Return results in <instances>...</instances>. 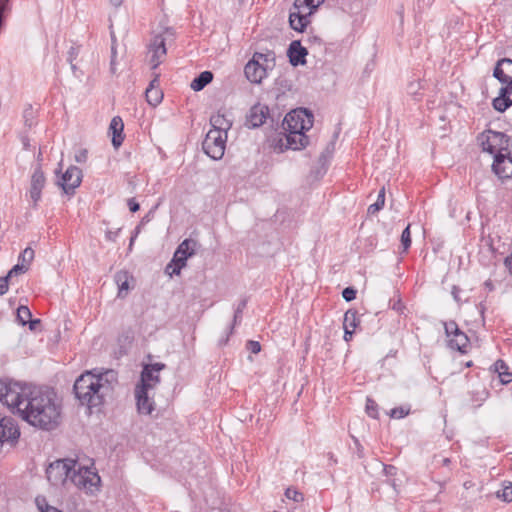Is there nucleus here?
<instances>
[{"mask_svg":"<svg viewBox=\"0 0 512 512\" xmlns=\"http://www.w3.org/2000/svg\"><path fill=\"white\" fill-rule=\"evenodd\" d=\"M25 400L19 413L23 420L43 430H52L59 424L60 405L52 389L33 388Z\"/></svg>","mask_w":512,"mask_h":512,"instance_id":"nucleus-1","label":"nucleus"},{"mask_svg":"<svg viewBox=\"0 0 512 512\" xmlns=\"http://www.w3.org/2000/svg\"><path fill=\"white\" fill-rule=\"evenodd\" d=\"M116 383L117 372L112 369L100 373L86 371L76 379L73 391L79 402L91 409L104 403Z\"/></svg>","mask_w":512,"mask_h":512,"instance_id":"nucleus-2","label":"nucleus"},{"mask_svg":"<svg viewBox=\"0 0 512 512\" xmlns=\"http://www.w3.org/2000/svg\"><path fill=\"white\" fill-rule=\"evenodd\" d=\"M31 389L9 379L0 380V402L13 413H20Z\"/></svg>","mask_w":512,"mask_h":512,"instance_id":"nucleus-3","label":"nucleus"},{"mask_svg":"<svg viewBox=\"0 0 512 512\" xmlns=\"http://www.w3.org/2000/svg\"><path fill=\"white\" fill-rule=\"evenodd\" d=\"M69 484L76 486L81 490L93 493L98 489L100 484V476L97 472L92 471L90 468L81 466L75 461L74 469L71 470Z\"/></svg>","mask_w":512,"mask_h":512,"instance_id":"nucleus-4","label":"nucleus"},{"mask_svg":"<svg viewBox=\"0 0 512 512\" xmlns=\"http://www.w3.org/2000/svg\"><path fill=\"white\" fill-rule=\"evenodd\" d=\"M478 141L482 150L497 156L500 153H509V137L502 133L492 130L482 132L478 136Z\"/></svg>","mask_w":512,"mask_h":512,"instance_id":"nucleus-5","label":"nucleus"},{"mask_svg":"<svg viewBox=\"0 0 512 512\" xmlns=\"http://www.w3.org/2000/svg\"><path fill=\"white\" fill-rule=\"evenodd\" d=\"M75 460L60 459L49 464L46 469L47 480L54 486L68 485Z\"/></svg>","mask_w":512,"mask_h":512,"instance_id":"nucleus-6","label":"nucleus"},{"mask_svg":"<svg viewBox=\"0 0 512 512\" xmlns=\"http://www.w3.org/2000/svg\"><path fill=\"white\" fill-rule=\"evenodd\" d=\"M282 126L284 131H308L313 126V115L307 109H296L285 116Z\"/></svg>","mask_w":512,"mask_h":512,"instance_id":"nucleus-7","label":"nucleus"},{"mask_svg":"<svg viewBox=\"0 0 512 512\" xmlns=\"http://www.w3.org/2000/svg\"><path fill=\"white\" fill-rule=\"evenodd\" d=\"M227 135L217 130H209L202 143L203 151L212 159L219 160L223 157L226 147Z\"/></svg>","mask_w":512,"mask_h":512,"instance_id":"nucleus-8","label":"nucleus"},{"mask_svg":"<svg viewBox=\"0 0 512 512\" xmlns=\"http://www.w3.org/2000/svg\"><path fill=\"white\" fill-rule=\"evenodd\" d=\"M168 36H173V32L170 29H166L163 34L156 35L149 46V63L152 69H156L166 56L167 50L165 42Z\"/></svg>","mask_w":512,"mask_h":512,"instance_id":"nucleus-9","label":"nucleus"},{"mask_svg":"<svg viewBox=\"0 0 512 512\" xmlns=\"http://www.w3.org/2000/svg\"><path fill=\"white\" fill-rule=\"evenodd\" d=\"M444 329L449 347L464 353L469 344L467 335L459 329L455 321L444 322Z\"/></svg>","mask_w":512,"mask_h":512,"instance_id":"nucleus-10","label":"nucleus"},{"mask_svg":"<svg viewBox=\"0 0 512 512\" xmlns=\"http://www.w3.org/2000/svg\"><path fill=\"white\" fill-rule=\"evenodd\" d=\"M82 179V171L76 166H70L57 181V184L66 194H73L75 189L80 185Z\"/></svg>","mask_w":512,"mask_h":512,"instance_id":"nucleus-11","label":"nucleus"},{"mask_svg":"<svg viewBox=\"0 0 512 512\" xmlns=\"http://www.w3.org/2000/svg\"><path fill=\"white\" fill-rule=\"evenodd\" d=\"M165 367L162 363L149 364L144 366L141 373L140 384L137 386L153 390L160 382L159 372Z\"/></svg>","mask_w":512,"mask_h":512,"instance_id":"nucleus-12","label":"nucleus"},{"mask_svg":"<svg viewBox=\"0 0 512 512\" xmlns=\"http://www.w3.org/2000/svg\"><path fill=\"white\" fill-rule=\"evenodd\" d=\"M150 389L136 386L135 388V399L137 411L142 415H151L155 409V402L150 396Z\"/></svg>","mask_w":512,"mask_h":512,"instance_id":"nucleus-13","label":"nucleus"},{"mask_svg":"<svg viewBox=\"0 0 512 512\" xmlns=\"http://www.w3.org/2000/svg\"><path fill=\"white\" fill-rule=\"evenodd\" d=\"M492 170L499 179L512 178V157L509 153H500L494 157Z\"/></svg>","mask_w":512,"mask_h":512,"instance_id":"nucleus-14","label":"nucleus"},{"mask_svg":"<svg viewBox=\"0 0 512 512\" xmlns=\"http://www.w3.org/2000/svg\"><path fill=\"white\" fill-rule=\"evenodd\" d=\"M19 436L20 432L13 418H0V444L4 442L14 444Z\"/></svg>","mask_w":512,"mask_h":512,"instance_id":"nucleus-15","label":"nucleus"},{"mask_svg":"<svg viewBox=\"0 0 512 512\" xmlns=\"http://www.w3.org/2000/svg\"><path fill=\"white\" fill-rule=\"evenodd\" d=\"M281 146L286 149L300 150L308 144V137L304 132L285 131L284 137L280 138Z\"/></svg>","mask_w":512,"mask_h":512,"instance_id":"nucleus-16","label":"nucleus"},{"mask_svg":"<svg viewBox=\"0 0 512 512\" xmlns=\"http://www.w3.org/2000/svg\"><path fill=\"white\" fill-rule=\"evenodd\" d=\"M46 183V179L43 171L38 167L34 170L31 176L30 182V198L33 201V205L36 206L38 201L41 199V192Z\"/></svg>","mask_w":512,"mask_h":512,"instance_id":"nucleus-17","label":"nucleus"},{"mask_svg":"<svg viewBox=\"0 0 512 512\" xmlns=\"http://www.w3.org/2000/svg\"><path fill=\"white\" fill-rule=\"evenodd\" d=\"M270 66L265 64V67L260 66L256 60H250L244 68L246 78L255 84H259L267 76V70Z\"/></svg>","mask_w":512,"mask_h":512,"instance_id":"nucleus-18","label":"nucleus"},{"mask_svg":"<svg viewBox=\"0 0 512 512\" xmlns=\"http://www.w3.org/2000/svg\"><path fill=\"white\" fill-rule=\"evenodd\" d=\"M198 243L193 239H185L182 241L174 252L173 259L180 265H185L187 259L195 254Z\"/></svg>","mask_w":512,"mask_h":512,"instance_id":"nucleus-19","label":"nucleus"},{"mask_svg":"<svg viewBox=\"0 0 512 512\" xmlns=\"http://www.w3.org/2000/svg\"><path fill=\"white\" fill-rule=\"evenodd\" d=\"M493 76L505 86L512 85V60L503 58L499 60L493 72Z\"/></svg>","mask_w":512,"mask_h":512,"instance_id":"nucleus-20","label":"nucleus"},{"mask_svg":"<svg viewBox=\"0 0 512 512\" xmlns=\"http://www.w3.org/2000/svg\"><path fill=\"white\" fill-rule=\"evenodd\" d=\"M268 114V107L258 103L251 107L247 115V123L253 128L259 127L265 122Z\"/></svg>","mask_w":512,"mask_h":512,"instance_id":"nucleus-21","label":"nucleus"},{"mask_svg":"<svg viewBox=\"0 0 512 512\" xmlns=\"http://www.w3.org/2000/svg\"><path fill=\"white\" fill-rule=\"evenodd\" d=\"M287 55L291 65H303L306 63L307 49L301 45L299 40H294L289 45Z\"/></svg>","mask_w":512,"mask_h":512,"instance_id":"nucleus-22","label":"nucleus"},{"mask_svg":"<svg viewBox=\"0 0 512 512\" xmlns=\"http://www.w3.org/2000/svg\"><path fill=\"white\" fill-rule=\"evenodd\" d=\"M511 94L512 85L501 87L499 90V95L493 99V108L498 112L506 111L510 106H512V100L510 99Z\"/></svg>","mask_w":512,"mask_h":512,"instance_id":"nucleus-23","label":"nucleus"},{"mask_svg":"<svg viewBox=\"0 0 512 512\" xmlns=\"http://www.w3.org/2000/svg\"><path fill=\"white\" fill-rule=\"evenodd\" d=\"M309 14L302 13L299 10H295L292 8L289 14V24L290 27L298 32H303L307 25L310 23Z\"/></svg>","mask_w":512,"mask_h":512,"instance_id":"nucleus-24","label":"nucleus"},{"mask_svg":"<svg viewBox=\"0 0 512 512\" xmlns=\"http://www.w3.org/2000/svg\"><path fill=\"white\" fill-rule=\"evenodd\" d=\"M123 121L120 117L116 116L111 120L109 130L112 132V144L115 148L121 146L124 138L122 136L123 132Z\"/></svg>","mask_w":512,"mask_h":512,"instance_id":"nucleus-25","label":"nucleus"},{"mask_svg":"<svg viewBox=\"0 0 512 512\" xmlns=\"http://www.w3.org/2000/svg\"><path fill=\"white\" fill-rule=\"evenodd\" d=\"M132 278L127 271H118L114 275L115 283L118 286V296L125 297L130 289L129 280Z\"/></svg>","mask_w":512,"mask_h":512,"instance_id":"nucleus-26","label":"nucleus"},{"mask_svg":"<svg viewBox=\"0 0 512 512\" xmlns=\"http://www.w3.org/2000/svg\"><path fill=\"white\" fill-rule=\"evenodd\" d=\"M212 126L211 130H217L221 134L227 135V131L231 128L232 123L228 120L225 115L217 113L210 118Z\"/></svg>","mask_w":512,"mask_h":512,"instance_id":"nucleus-27","label":"nucleus"},{"mask_svg":"<svg viewBox=\"0 0 512 512\" xmlns=\"http://www.w3.org/2000/svg\"><path fill=\"white\" fill-rule=\"evenodd\" d=\"M324 2V0H295L293 8L302 13L312 15L314 11Z\"/></svg>","mask_w":512,"mask_h":512,"instance_id":"nucleus-28","label":"nucleus"},{"mask_svg":"<svg viewBox=\"0 0 512 512\" xmlns=\"http://www.w3.org/2000/svg\"><path fill=\"white\" fill-rule=\"evenodd\" d=\"M213 80V73L211 71L201 72L190 84L192 90L198 92L204 89Z\"/></svg>","mask_w":512,"mask_h":512,"instance_id":"nucleus-29","label":"nucleus"},{"mask_svg":"<svg viewBox=\"0 0 512 512\" xmlns=\"http://www.w3.org/2000/svg\"><path fill=\"white\" fill-rule=\"evenodd\" d=\"M494 367H495V371L499 375L500 381L503 384H508V383L512 382V373L509 372V367L505 361L498 359L495 362Z\"/></svg>","mask_w":512,"mask_h":512,"instance_id":"nucleus-30","label":"nucleus"},{"mask_svg":"<svg viewBox=\"0 0 512 512\" xmlns=\"http://www.w3.org/2000/svg\"><path fill=\"white\" fill-rule=\"evenodd\" d=\"M147 102L152 106H157L163 99V92L157 86L149 85L145 91Z\"/></svg>","mask_w":512,"mask_h":512,"instance_id":"nucleus-31","label":"nucleus"},{"mask_svg":"<svg viewBox=\"0 0 512 512\" xmlns=\"http://www.w3.org/2000/svg\"><path fill=\"white\" fill-rule=\"evenodd\" d=\"M251 60H256L260 66L265 67V64L270 66V69L274 65V54L272 52H268L266 54L256 52L254 53Z\"/></svg>","mask_w":512,"mask_h":512,"instance_id":"nucleus-32","label":"nucleus"},{"mask_svg":"<svg viewBox=\"0 0 512 512\" xmlns=\"http://www.w3.org/2000/svg\"><path fill=\"white\" fill-rule=\"evenodd\" d=\"M357 325H358L357 312L348 310L344 315V320H343L344 329L355 330Z\"/></svg>","mask_w":512,"mask_h":512,"instance_id":"nucleus-33","label":"nucleus"},{"mask_svg":"<svg viewBox=\"0 0 512 512\" xmlns=\"http://www.w3.org/2000/svg\"><path fill=\"white\" fill-rule=\"evenodd\" d=\"M385 204V189L384 187L379 191L378 197L375 203L368 207L369 214H375L384 207Z\"/></svg>","mask_w":512,"mask_h":512,"instance_id":"nucleus-34","label":"nucleus"},{"mask_svg":"<svg viewBox=\"0 0 512 512\" xmlns=\"http://www.w3.org/2000/svg\"><path fill=\"white\" fill-rule=\"evenodd\" d=\"M246 305H247L246 299L241 300L239 302V304L237 305L235 312H234L233 323H232V326L230 327L229 334H232L234 326L241 322L242 313H243L244 309L246 308Z\"/></svg>","mask_w":512,"mask_h":512,"instance_id":"nucleus-35","label":"nucleus"},{"mask_svg":"<svg viewBox=\"0 0 512 512\" xmlns=\"http://www.w3.org/2000/svg\"><path fill=\"white\" fill-rule=\"evenodd\" d=\"M34 250L30 247L24 249V251L19 255L18 261L20 264L25 265L26 269H29L31 262L34 259Z\"/></svg>","mask_w":512,"mask_h":512,"instance_id":"nucleus-36","label":"nucleus"},{"mask_svg":"<svg viewBox=\"0 0 512 512\" xmlns=\"http://www.w3.org/2000/svg\"><path fill=\"white\" fill-rule=\"evenodd\" d=\"M31 317L32 313L27 306H20L17 309V319L23 326L26 325L28 321H30Z\"/></svg>","mask_w":512,"mask_h":512,"instance_id":"nucleus-37","label":"nucleus"},{"mask_svg":"<svg viewBox=\"0 0 512 512\" xmlns=\"http://www.w3.org/2000/svg\"><path fill=\"white\" fill-rule=\"evenodd\" d=\"M111 61H110V71L112 74H115L116 73V55H117V50H116V37L114 35V33L112 32L111 33Z\"/></svg>","mask_w":512,"mask_h":512,"instance_id":"nucleus-38","label":"nucleus"},{"mask_svg":"<svg viewBox=\"0 0 512 512\" xmlns=\"http://www.w3.org/2000/svg\"><path fill=\"white\" fill-rule=\"evenodd\" d=\"M185 265H180L179 262H175V260L172 258L171 262L167 264L165 268V272L169 274L170 276L173 275H179L181 272V269L184 268Z\"/></svg>","mask_w":512,"mask_h":512,"instance_id":"nucleus-39","label":"nucleus"},{"mask_svg":"<svg viewBox=\"0 0 512 512\" xmlns=\"http://www.w3.org/2000/svg\"><path fill=\"white\" fill-rule=\"evenodd\" d=\"M497 497L501 498L503 501L511 502L512 501V483L504 486L502 491L497 492Z\"/></svg>","mask_w":512,"mask_h":512,"instance_id":"nucleus-40","label":"nucleus"},{"mask_svg":"<svg viewBox=\"0 0 512 512\" xmlns=\"http://www.w3.org/2000/svg\"><path fill=\"white\" fill-rule=\"evenodd\" d=\"M401 244L404 251H407L411 245L410 225H408L401 234Z\"/></svg>","mask_w":512,"mask_h":512,"instance_id":"nucleus-41","label":"nucleus"},{"mask_svg":"<svg viewBox=\"0 0 512 512\" xmlns=\"http://www.w3.org/2000/svg\"><path fill=\"white\" fill-rule=\"evenodd\" d=\"M365 409H366L367 414L370 417H372V418L378 417L377 403L374 400L367 398Z\"/></svg>","mask_w":512,"mask_h":512,"instance_id":"nucleus-42","label":"nucleus"},{"mask_svg":"<svg viewBox=\"0 0 512 512\" xmlns=\"http://www.w3.org/2000/svg\"><path fill=\"white\" fill-rule=\"evenodd\" d=\"M285 496L295 502H301L304 499L303 494L293 488H287L285 491Z\"/></svg>","mask_w":512,"mask_h":512,"instance_id":"nucleus-43","label":"nucleus"},{"mask_svg":"<svg viewBox=\"0 0 512 512\" xmlns=\"http://www.w3.org/2000/svg\"><path fill=\"white\" fill-rule=\"evenodd\" d=\"M334 151V143L331 142L326 150L324 152L321 153L320 157H319V162L322 164V165H325V163L328 161V159L330 158L331 154L333 153Z\"/></svg>","mask_w":512,"mask_h":512,"instance_id":"nucleus-44","label":"nucleus"},{"mask_svg":"<svg viewBox=\"0 0 512 512\" xmlns=\"http://www.w3.org/2000/svg\"><path fill=\"white\" fill-rule=\"evenodd\" d=\"M28 269L25 268V265L20 264L19 262L13 266V268L6 275L9 279L14 275L25 273Z\"/></svg>","mask_w":512,"mask_h":512,"instance_id":"nucleus-45","label":"nucleus"},{"mask_svg":"<svg viewBox=\"0 0 512 512\" xmlns=\"http://www.w3.org/2000/svg\"><path fill=\"white\" fill-rule=\"evenodd\" d=\"M451 463L450 458L448 457H441L440 455H434L432 464L436 467L438 466H448Z\"/></svg>","mask_w":512,"mask_h":512,"instance_id":"nucleus-46","label":"nucleus"},{"mask_svg":"<svg viewBox=\"0 0 512 512\" xmlns=\"http://www.w3.org/2000/svg\"><path fill=\"white\" fill-rule=\"evenodd\" d=\"M342 297L347 301L350 302L356 298V290L353 287H346L342 291Z\"/></svg>","mask_w":512,"mask_h":512,"instance_id":"nucleus-47","label":"nucleus"},{"mask_svg":"<svg viewBox=\"0 0 512 512\" xmlns=\"http://www.w3.org/2000/svg\"><path fill=\"white\" fill-rule=\"evenodd\" d=\"M409 413V410L407 409H404L403 407H399V408H394L391 410V413H390V416L392 418H403L405 417L406 415H408Z\"/></svg>","mask_w":512,"mask_h":512,"instance_id":"nucleus-48","label":"nucleus"},{"mask_svg":"<svg viewBox=\"0 0 512 512\" xmlns=\"http://www.w3.org/2000/svg\"><path fill=\"white\" fill-rule=\"evenodd\" d=\"M246 347L253 354H257L261 351V345L258 341L250 340L247 342Z\"/></svg>","mask_w":512,"mask_h":512,"instance_id":"nucleus-49","label":"nucleus"},{"mask_svg":"<svg viewBox=\"0 0 512 512\" xmlns=\"http://www.w3.org/2000/svg\"><path fill=\"white\" fill-rule=\"evenodd\" d=\"M88 158V152L86 149H80L76 154H75V161L77 163H84L86 162Z\"/></svg>","mask_w":512,"mask_h":512,"instance_id":"nucleus-50","label":"nucleus"},{"mask_svg":"<svg viewBox=\"0 0 512 512\" xmlns=\"http://www.w3.org/2000/svg\"><path fill=\"white\" fill-rule=\"evenodd\" d=\"M120 231H121L120 228L116 229L115 231L107 230L105 233V237L107 240L114 242V241H116L117 237L119 236Z\"/></svg>","mask_w":512,"mask_h":512,"instance_id":"nucleus-51","label":"nucleus"},{"mask_svg":"<svg viewBox=\"0 0 512 512\" xmlns=\"http://www.w3.org/2000/svg\"><path fill=\"white\" fill-rule=\"evenodd\" d=\"M8 280L9 278L7 276L0 277V295H3L8 290Z\"/></svg>","mask_w":512,"mask_h":512,"instance_id":"nucleus-52","label":"nucleus"},{"mask_svg":"<svg viewBox=\"0 0 512 512\" xmlns=\"http://www.w3.org/2000/svg\"><path fill=\"white\" fill-rule=\"evenodd\" d=\"M127 204H128L129 210L133 213L137 212L140 209L139 203L134 198L128 199Z\"/></svg>","mask_w":512,"mask_h":512,"instance_id":"nucleus-53","label":"nucleus"},{"mask_svg":"<svg viewBox=\"0 0 512 512\" xmlns=\"http://www.w3.org/2000/svg\"><path fill=\"white\" fill-rule=\"evenodd\" d=\"M142 226H143V225H142L141 223H139V224L136 226V228H135V230H134V234L132 235V237H131V239H130L129 248H131V247H132L133 242H134L135 238L138 236V234L140 233Z\"/></svg>","mask_w":512,"mask_h":512,"instance_id":"nucleus-54","label":"nucleus"},{"mask_svg":"<svg viewBox=\"0 0 512 512\" xmlns=\"http://www.w3.org/2000/svg\"><path fill=\"white\" fill-rule=\"evenodd\" d=\"M40 320L39 319H30V321H28L27 324H29V329L30 330H35L37 328L38 325H40Z\"/></svg>","mask_w":512,"mask_h":512,"instance_id":"nucleus-55","label":"nucleus"},{"mask_svg":"<svg viewBox=\"0 0 512 512\" xmlns=\"http://www.w3.org/2000/svg\"><path fill=\"white\" fill-rule=\"evenodd\" d=\"M354 330L352 329H344V340L350 341L352 339Z\"/></svg>","mask_w":512,"mask_h":512,"instance_id":"nucleus-56","label":"nucleus"},{"mask_svg":"<svg viewBox=\"0 0 512 512\" xmlns=\"http://www.w3.org/2000/svg\"><path fill=\"white\" fill-rule=\"evenodd\" d=\"M505 266L508 268L509 272L512 274V254L505 259Z\"/></svg>","mask_w":512,"mask_h":512,"instance_id":"nucleus-57","label":"nucleus"},{"mask_svg":"<svg viewBox=\"0 0 512 512\" xmlns=\"http://www.w3.org/2000/svg\"><path fill=\"white\" fill-rule=\"evenodd\" d=\"M452 296L454 298V300L456 302H459L460 299H459V289L456 287V286H453V289H452Z\"/></svg>","mask_w":512,"mask_h":512,"instance_id":"nucleus-58","label":"nucleus"},{"mask_svg":"<svg viewBox=\"0 0 512 512\" xmlns=\"http://www.w3.org/2000/svg\"><path fill=\"white\" fill-rule=\"evenodd\" d=\"M152 213H153V212H152V211H150L148 214H146V215L141 219L140 223H141L142 225H144V224L148 223V222L151 220Z\"/></svg>","mask_w":512,"mask_h":512,"instance_id":"nucleus-59","label":"nucleus"},{"mask_svg":"<svg viewBox=\"0 0 512 512\" xmlns=\"http://www.w3.org/2000/svg\"><path fill=\"white\" fill-rule=\"evenodd\" d=\"M309 42H311L313 44H317V45L322 44V40L317 36L309 37Z\"/></svg>","mask_w":512,"mask_h":512,"instance_id":"nucleus-60","label":"nucleus"},{"mask_svg":"<svg viewBox=\"0 0 512 512\" xmlns=\"http://www.w3.org/2000/svg\"><path fill=\"white\" fill-rule=\"evenodd\" d=\"M384 470L387 474L389 475H392L393 474V471L395 470V467L394 466H385L384 467Z\"/></svg>","mask_w":512,"mask_h":512,"instance_id":"nucleus-61","label":"nucleus"},{"mask_svg":"<svg viewBox=\"0 0 512 512\" xmlns=\"http://www.w3.org/2000/svg\"><path fill=\"white\" fill-rule=\"evenodd\" d=\"M149 85H153V86H157L159 87V79H158V76H156L151 82Z\"/></svg>","mask_w":512,"mask_h":512,"instance_id":"nucleus-62","label":"nucleus"},{"mask_svg":"<svg viewBox=\"0 0 512 512\" xmlns=\"http://www.w3.org/2000/svg\"><path fill=\"white\" fill-rule=\"evenodd\" d=\"M42 512H62L60 510H58L57 508H54V507H47L45 511H42Z\"/></svg>","mask_w":512,"mask_h":512,"instance_id":"nucleus-63","label":"nucleus"},{"mask_svg":"<svg viewBox=\"0 0 512 512\" xmlns=\"http://www.w3.org/2000/svg\"><path fill=\"white\" fill-rule=\"evenodd\" d=\"M110 2L115 6V7H118L121 5V3L123 2V0H110Z\"/></svg>","mask_w":512,"mask_h":512,"instance_id":"nucleus-64","label":"nucleus"}]
</instances>
